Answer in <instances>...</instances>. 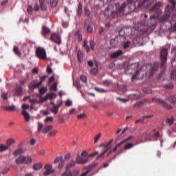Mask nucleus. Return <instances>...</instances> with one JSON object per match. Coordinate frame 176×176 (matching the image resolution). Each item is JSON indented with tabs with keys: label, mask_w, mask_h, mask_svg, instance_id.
Listing matches in <instances>:
<instances>
[{
	"label": "nucleus",
	"mask_w": 176,
	"mask_h": 176,
	"mask_svg": "<svg viewBox=\"0 0 176 176\" xmlns=\"http://www.w3.org/2000/svg\"><path fill=\"white\" fill-rule=\"evenodd\" d=\"M43 128V124L42 122H38V126H37L38 133H41V131H42Z\"/></svg>",
	"instance_id": "nucleus-44"
},
{
	"label": "nucleus",
	"mask_w": 176,
	"mask_h": 176,
	"mask_svg": "<svg viewBox=\"0 0 176 176\" xmlns=\"http://www.w3.org/2000/svg\"><path fill=\"white\" fill-rule=\"evenodd\" d=\"M170 77L172 78V79H174V80H176V70H174L171 72Z\"/></svg>",
	"instance_id": "nucleus-61"
},
{
	"label": "nucleus",
	"mask_w": 176,
	"mask_h": 176,
	"mask_svg": "<svg viewBox=\"0 0 176 176\" xmlns=\"http://www.w3.org/2000/svg\"><path fill=\"white\" fill-rule=\"evenodd\" d=\"M134 146V144L133 143H127L125 144L124 149V151H128V149H131Z\"/></svg>",
	"instance_id": "nucleus-40"
},
{
	"label": "nucleus",
	"mask_w": 176,
	"mask_h": 176,
	"mask_svg": "<svg viewBox=\"0 0 176 176\" xmlns=\"http://www.w3.org/2000/svg\"><path fill=\"white\" fill-rule=\"evenodd\" d=\"M151 134H153V135H154V137H155V138H160V135H159V132H156V129H153L151 131Z\"/></svg>",
	"instance_id": "nucleus-46"
},
{
	"label": "nucleus",
	"mask_w": 176,
	"mask_h": 176,
	"mask_svg": "<svg viewBox=\"0 0 176 176\" xmlns=\"http://www.w3.org/2000/svg\"><path fill=\"white\" fill-rule=\"evenodd\" d=\"M91 75H96V74H98V69L94 67L92 69H91Z\"/></svg>",
	"instance_id": "nucleus-59"
},
{
	"label": "nucleus",
	"mask_w": 176,
	"mask_h": 176,
	"mask_svg": "<svg viewBox=\"0 0 176 176\" xmlns=\"http://www.w3.org/2000/svg\"><path fill=\"white\" fill-rule=\"evenodd\" d=\"M175 120V119L174 118V117H170L167 119L166 123H168V124L171 125L174 123Z\"/></svg>",
	"instance_id": "nucleus-42"
},
{
	"label": "nucleus",
	"mask_w": 176,
	"mask_h": 176,
	"mask_svg": "<svg viewBox=\"0 0 176 176\" xmlns=\"http://www.w3.org/2000/svg\"><path fill=\"white\" fill-rule=\"evenodd\" d=\"M170 3L172 6L168 5L165 8L164 14L161 17V21H167L170 18V15L172 12L174 10V8H175V1L174 0H170Z\"/></svg>",
	"instance_id": "nucleus-3"
},
{
	"label": "nucleus",
	"mask_w": 176,
	"mask_h": 176,
	"mask_svg": "<svg viewBox=\"0 0 176 176\" xmlns=\"http://www.w3.org/2000/svg\"><path fill=\"white\" fill-rule=\"evenodd\" d=\"M123 55V51L118 50L117 52L111 54V58H118V57H120V56Z\"/></svg>",
	"instance_id": "nucleus-19"
},
{
	"label": "nucleus",
	"mask_w": 176,
	"mask_h": 176,
	"mask_svg": "<svg viewBox=\"0 0 176 176\" xmlns=\"http://www.w3.org/2000/svg\"><path fill=\"white\" fill-rule=\"evenodd\" d=\"M34 10V8H32V6H29L27 9V12L28 14H32V12Z\"/></svg>",
	"instance_id": "nucleus-53"
},
{
	"label": "nucleus",
	"mask_w": 176,
	"mask_h": 176,
	"mask_svg": "<svg viewBox=\"0 0 176 176\" xmlns=\"http://www.w3.org/2000/svg\"><path fill=\"white\" fill-rule=\"evenodd\" d=\"M151 118H153V116H142V118L136 120L135 123V124H137L138 123H144V122H145V119H151Z\"/></svg>",
	"instance_id": "nucleus-20"
},
{
	"label": "nucleus",
	"mask_w": 176,
	"mask_h": 176,
	"mask_svg": "<svg viewBox=\"0 0 176 176\" xmlns=\"http://www.w3.org/2000/svg\"><path fill=\"white\" fill-rule=\"evenodd\" d=\"M90 14H91V11H90V9L85 8V15L87 16V17H89Z\"/></svg>",
	"instance_id": "nucleus-45"
},
{
	"label": "nucleus",
	"mask_w": 176,
	"mask_h": 176,
	"mask_svg": "<svg viewBox=\"0 0 176 176\" xmlns=\"http://www.w3.org/2000/svg\"><path fill=\"white\" fill-rule=\"evenodd\" d=\"M69 115L70 116L76 115V109L72 108L71 110H69Z\"/></svg>",
	"instance_id": "nucleus-54"
},
{
	"label": "nucleus",
	"mask_w": 176,
	"mask_h": 176,
	"mask_svg": "<svg viewBox=\"0 0 176 176\" xmlns=\"http://www.w3.org/2000/svg\"><path fill=\"white\" fill-rule=\"evenodd\" d=\"M52 129H53V126L52 125L47 126L42 130V133L43 134H47V133H49L50 130H52Z\"/></svg>",
	"instance_id": "nucleus-28"
},
{
	"label": "nucleus",
	"mask_w": 176,
	"mask_h": 176,
	"mask_svg": "<svg viewBox=\"0 0 176 176\" xmlns=\"http://www.w3.org/2000/svg\"><path fill=\"white\" fill-rule=\"evenodd\" d=\"M46 79V76H42L40 77V82L37 84H34L32 85V89H37V87H39V86H42V83H43V81Z\"/></svg>",
	"instance_id": "nucleus-18"
},
{
	"label": "nucleus",
	"mask_w": 176,
	"mask_h": 176,
	"mask_svg": "<svg viewBox=\"0 0 176 176\" xmlns=\"http://www.w3.org/2000/svg\"><path fill=\"white\" fill-rule=\"evenodd\" d=\"M163 87H164L166 90H171L174 89V84L169 82L168 84L164 85Z\"/></svg>",
	"instance_id": "nucleus-32"
},
{
	"label": "nucleus",
	"mask_w": 176,
	"mask_h": 176,
	"mask_svg": "<svg viewBox=\"0 0 176 176\" xmlns=\"http://www.w3.org/2000/svg\"><path fill=\"white\" fill-rule=\"evenodd\" d=\"M40 91V94H45V93H46V91H47V88L46 87H41L39 90Z\"/></svg>",
	"instance_id": "nucleus-60"
},
{
	"label": "nucleus",
	"mask_w": 176,
	"mask_h": 176,
	"mask_svg": "<svg viewBox=\"0 0 176 176\" xmlns=\"http://www.w3.org/2000/svg\"><path fill=\"white\" fill-rule=\"evenodd\" d=\"M6 111H10V112H13V111H16V106L12 105L5 107Z\"/></svg>",
	"instance_id": "nucleus-39"
},
{
	"label": "nucleus",
	"mask_w": 176,
	"mask_h": 176,
	"mask_svg": "<svg viewBox=\"0 0 176 176\" xmlns=\"http://www.w3.org/2000/svg\"><path fill=\"white\" fill-rule=\"evenodd\" d=\"M163 6V3L161 1H158L155 3V5H153L151 8V12H155L156 14H159L160 13V8Z\"/></svg>",
	"instance_id": "nucleus-12"
},
{
	"label": "nucleus",
	"mask_w": 176,
	"mask_h": 176,
	"mask_svg": "<svg viewBox=\"0 0 176 176\" xmlns=\"http://www.w3.org/2000/svg\"><path fill=\"white\" fill-rule=\"evenodd\" d=\"M126 41V36H116L114 38L110 41V45L112 47H118L121 43H123Z\"/></svg>",
	"instance_id": "nucleus-6"
},
{
	"label": "nucleus",
	"mask_w": 176,
	"mask_h": 176,
	"mask_svg": "<svg viewBox=\"0 0 176 176\" xmlns=\"http://www.w3.org/2000/svg\"><path fill=\"white\" fill-rule=\"evenodd\" d=\"M76 162L72 160L65 166V170H69V168H72V167H75Z\"/></svg>",
	"instance_id": "nucleus-23"
},
{
	"label": "nucleus",
	"mask_w": 176,
	"mask_h": 176,
	"mask_svg": "<svg viewBox=\"0 0 176 176\" xmlns=\"http://www.w3.org/2000/svg\"><path fill=\"white\" fill-rule=\"evenodd\" d=\"M86 118H87L86 113H80L77 116V118L78 119H86Z\"/></svg>",
	"instance_id": "nucleus-49"
},
{
	"label": "nucleus",
	"mask_w": 176,
	"mask_h": 176,
	"mask_svg": "<svg viewBox=\"0 0 176 176\" xmlns=\"http://www.w3.org/2000/svg\"><path fill=\"white\" fill-rule=\"evenodd\" d=\"M16 164H30L32 163V158L31 157L21 156L15 160Z\"/></svg>",
	"instance_id": "nucleus-7"
},
{
	"label": "nucleus",
	"mask_w": 176,
	"mask_h": 176,
	"mask_svg": "<svg viewBox=\"0 0 176 176\" xmlns=\"http://www.w3.org/2000/svg\"><path fill=\"white\" fill-rule=\"evenodd\" d=\"M126 8V3H123L121 6L119 2L113 3L105 9L104 16L109 19H115L118 16H123V14H126L124 12Z\"/></svg>",
	"instance_id": "nucleus-1"
},
{
	"label": "nucleus",
	"mask_w": 176,
	"mask_h": 176,
	"mask_svg": "<svg viewBox=\"0 0 176 176\" xmlns=\"http://www.w3.org/2000/svg\"><path fill=\"white\" fill-rule=\"evenodd\" d=\"M65 105L67 108H69V107H71L72 105V100H66L65 102Z\"/></svg>",
	"instance_id": "nucleus-50"
},
{
	"label": "nucleus",
	"mask_w": 176,
	"mask_h": 176,
	"mask_svg": "<svg viewBox=\"0 0 176 176\" xmlns=\"http://www.w3.org/2000/svg\"><path fill=\"white\" fill-rule=\"evenodd\" d=\"M82 13H83V8L82 6V3H79L78 8V15L82 16Z\"/></svg>",
	"instance_id": "nucleus-35"
},
{
	"label": "nucleus",
	"mask_w": 176,
	"mask_h": 176,
	"mask_svg": "<svg viewBox=\"0 0 176 176\" xmlns=\"http://www.w3.org/2000/svg\"><path fill=\"white\" fill-rule=\"evenodd\" d=\"M139 67L140 64L138 63L131 64V68L136 71L135 75L132 76V80H134V79H142L144 78V71L142 69H138Z\"/></svg>",
	"instance_id": "nucleus-4"
},
{
	"label": "nucleus",
	"mask_w": 176,
	"mask_h": 176,
	"mask_svg": "<svg viewBox=\"0 0 176 176\" xmlns=\"http://www.w3.org/2000/svg\"><path fill=\"white\" fill-rule=\"evenodd\" d=\"M50 111L52 113H54V115H57V113H58V109L56 107V106H54V107H52L50 109Z\"/></svg>",
	"instance_id": "nucleus-47"
},
{
	"label": "nucleus",
	"mask_w": 176,
	"mask_h": 176,
	"mask_svg": "<svg viewBox=\"0 0 176 176\" xmlns=\"http://www.w3.org/2000/svg\"><path fill=\"white\" fill-rule=\"evenodd\" d=\"M61 176H70L69 171L68 170H66V171H65Z\"/></svg>",
	"instance_id": "nucleus-64"
},
{
	"label": "nucleus",
	"mask_w": 176,
	"mask_h": 176,
	"mask_svg": "<svg viewBox=\"0 0 176 176\" xmlns=\"http://www.w3.org/2000/svg\"><path fill=\"white\" fill-rule=\"evenodd\" d=\"M42 167H43V165L41 163H36V164H34L33 165V169L35 171H39V170H41Z\"/></svg>",
	"instance_id": "nucleus-25"
},
{
	"label": "nucleus",
	"mask_w": 176,
	"mask_h": 176,
	"mask_svg": "<svg viewBox=\"0 0 176 176\" xmlns=\"http://www.w3.org/2000/svg\"><path fill=\"white\" fill-rule=\"evenodd\" d=\"M14 95L16 97L23 96V87L19 85H16L14 91Z\"/></svg>",
	"instance_id": "nucleus-14"
},
{
	"label": "nucleus",
	"mask_w": 176,
	"mask_h": 176,
	"mask_svg": "<svg viewBox=\"0 0 176 176\" xmlns=\"http://www.w3.org/2000/svg\"><path fill=\"white\" fill-rule=\"evenodd\" d=\"M122 49L126 50V49H129V47H130V45H131V41H124V42L122 43Z\"/></svg>",
	"instance_id": "nucleus-29"
},
{
	"label": "nucleus",
	"mask_w": 176,
	"mask_h": 176,
	"mask_svg": "<svg viewBox=\"0 0 176 176\" xmlns=\"http://www.w3.org/2000/svg\"><path fill=\"white\" fill-rule=\"evenodd\" d=\"M133 140V136H129L126 138V139H124L123 140L121 141V144H126V142H129V141H131Z\"/></svg>",
	"instance_id": "nucleus-43"
},
{
	"label": "nucleus",
	"mask_w": 176,
	"mask_h": 176,
	"mask_svg": "<svg viewBox=\"0 0 176 176\" xmlns=\"http://www.w3.org/2000/svg\"><path fill=\"white\" fill-rule=\"evenodd\" d=\"M60 162H63V157H61V156L57 157L55 159L54 164H57V163H60Z\"/></svg>",
	"instance_id": "nucleus-48"
},
{
	"label": "nucleus",
	"mask_w": 176,
	"mask_h": 176,
	"mask_svg": "<svg viewBox=\"0 0 176 176\" xmlns=\"http://www.w3.org/2000/svg\"><path fill=\"white\" fill-rule=\"evenodd\" d=\"M151 101L152 102H155L157 104L162 105L163 108H165L166 109H173V107L170 106L168 103L166 102L164 100H163V99H160L159 98H153Z\"/></svg>",
	"instance_id": "nucleus-8"
},
{
	"label": "nucleus",
	"mask_w": 176,
	"mask_h": 176,
	"mask_svg": "<svg viewBox=\"0 0 176 176\" xmlns=\"http://www.w3.org/2000/svg\"><path fill=\"white\" fill-rule=\"evenodd\" d=\"M69 175L70 176H77L79 175V170L75 169L73 171L69 170Z\"/></svg>",
	"instance_id": "nucleus-37"
},
{
	"label": "nucleus",
	"mask_w": 176,
	"mask_h": 176,
	"mask_svg": "<svg viewBox=\"0 0 176 176\" xmlns=\"http://www.w3.org/2000/svg\"><path fill=\"white\" fill-rule=\"evenodd\" d=\"M6 145L8 146H12V145H14V144H16V140L14 138H9L8 140H6Z\"/></svg>",
	"instance_id": "nucleus-26"
},
{
	"label": "nucleus",
	"mask_w": 176,
	"mask_h": 176,
	"mask_svg": "<svg viewBox=\"0 0 176 176\" xmlns=\"http://www.w3.org/2000/svg\"><path fill=\"white\" fill-rule=\"evenodd\" d=\"M95 45H96V43H94V41H91L89 42V46H90L91 50L92 52H94V46H95Z\"/></svg>",
	"instance_id": "nucleus-56"
},
{
	"label": "nucleus",
	"mask_w": 176,
	"mask_h": 176,
	"mask_svg": "<svg viewBox=\"0 0 176 176\" xmlns=\"http://www.w3.org/2000/svg\"><path fill=\"white\" fill-rule=\"evenodd\" d=\"M97 166H98V163H95V164H91L87 167H85V168L87 169V171H91V170H94V168H96V167H97Z\"/></svg>",
	"instance_id": "nucleus-31"
},
{
	"label": "nucleus",
	"mask_w": 176,
	"mask_h": 176,
	"mask_svg": "<svg viewBox=\"0 0 176 176\" xmlns=\"http://www.w3.org/2000/svg\"><path fill=\"white\" fill-rule=\"evenodd\" d=\"M144 17L145 19L142 20L140 22L136 23L134 25L135 30H140V31H142V30H144V27H146L147 28H153V30H155L156 15L151 16L149 20L147 22L146 19H148V14H145Z\"/></svg>",
	"instance_id": "nucleus-2"
},
{
	"label": "nucleus",
	"mask_w": 176,
	"mask_h": 176,
	"mask_svg": "<svg viewBox=\"0 0 176 176\" xmlns=\"http://www.w3.org/2000/svg\"><path fill=\"white\" fill-rule=\"evenodd\" d=\"M51 41L56 43V45H61V37L57 33H54L51 35Z\"/></svg>",
	"instance_id": "nucleus-13"
},
{
	"label": "nucleus",
	"mask_w": 176,
	"mask_h": 176,
	"mask_svg": "<svg viewBox=\"0 0 176 176\" xmlns=\"http://www.w3.org/2000/svg\"><path fill=\"white\" fill-rule=\"evenodd\" d=\"M170 23L171 25H173V28L176 31V14H174L173 16H172L171 21H170Z\"/></svg>",
	"instance_id": "nucleus-27"
},
{
	"label": "nucleus",
	"mask_w": 176,
	"mask_h": 176,
	"mask_svg": "<svg viewBox=\"0 0 176 176\" xmlns=\"http://www.w3.org/2000/svg\"><path fill=\"white\" fill-rule=\"evenodd\" d=\"M38 1H39L41 9L42 10H46L47 7H46V5H45V0H38Z\"/></svg>",
	"instance_id": "nucleus-36"
},
{
	"label": "nucleus",
	"mask_w": 176,
	"mask_h": 176,
	"mask_svg": "<svg viewBox=\"0 0 176 176\" xmlns=\"http://www.w3.org/2000/svg\"><path fill=\"white\" fill-rule=\"evenodd\" d=\"M101 138V133H98L97 135L94 137V144H97L98 142V140Z\"/></svg>",
	"instance_id": "nucleus-51"
},
{
	"label": "nucleus",
	"mask_w": 176,
	"mask_h": 176,
	"mask_svg": "<svg viewBox=\"0 0 176 176\" xmlns=\"http://www.w3.org/2000/svg\"><path fill=\"white\" fill-rule=\"evenodd\" d=\"M50 6H52V8H56V6H57V1L52 0L50 1Z\"/></svg>",
	"instance_id": "nucleus-58"
},
{
	"label": "nucleus",
	"mask_w": 176,
	"mask_h": 176,
	"mask_svg": "<svg viewBox=\"0 0 176 176\" xmlns=\"http://www.w3.org/2000/svg\"><path fill=\"white\" fill-rule=\"evenodd\" d=\"M52 168H53V166L52 165H45V171L43 173V175L47 176V175H50V174H53V173H54V170Z\"/></svg>",
	"instance_id": "nucleus-15"
},
{
	"label": "nucleus",
	"mask_w": 176,
	"mask_h": 176,
	"mask_svg": "<svg viewBox=\"0 0 176 176\" xmlns=\"http://www.w3.org/2000/svg\"><path fill=\"white\" fill-rule=\"evenodd\" d=\"M122 145H123V144H122V143L120 142V143H118V144L115 146V148H114L113 150H111V152H116V151H118V148L122 146Z\"/></svg>",
	"instance_id": "nucleus-57"
},
{
	"label": "nucleus",
	"mask_w": 176,
	"mask_h": 176,
	"mask_svg": "<svg viewBox=\"0 0 176 176\" xmlns=\"http://www.w3.org/2000/svg\"><path fill=\"white\" fill-rule=\"evenodd\" d=\"M153 3V0H143L142 1H140L138 8L139 9H146L147 8H149Z\"/></svg>",
	"instance_id": "nucleus-10"
},
{
	"label": "nucleus",
	"mask_w": 176,
	"mask_h": 176,
	"mask_svg": "<svg viewBox=\"0 0 176 176\" xmlns=\"http://www.w3.org/2000/svg\"><path fill=\"white\" fill-rule=\"evenodd\" d=\"M43 31H42V35H48V34H50V29L46 26H43Z\"/></svg>",
	"instance_id": "nucleus-30"
},
{
	"label": "nucleus",
	"mask_w": 176,
	"mask_h": 176,
	"mask_svg": "<svg viewBox=\"0 0 176 176\" xmlns=\"http://www.w3.org/2000/svg\"><path fill=\"white\" fill-rule=\"evenodd\" d=\"M166 101H168L170 104H176V98L175 96H170L166 98Z\"/></svg>",
	"instance_id": "nucleus-22"
},
{
	"label": "nucleus",
	"mask_w": 176,
	"mask_h": 176,
	"mask_svg": "<svg viewBox=\"0 0 176 176\" xmlns=\"http://www.w3.org/2000/svg\"><path fill=\"white\" fill-rule=\"evenodd\" d=\"M77 58L79 63H82V61H83V54L82 52L78 51L77 52Z\"/></svg>",
	"instance_id": "nucleus-33"
},
{
	"label": "nucleus",
	"mask_w": 176,
	"mask_h": 176,
	"mask_svg": "<svg viewBox=\"0 0 176 176\" xmlns=\"http://www.w3.org/2000/svg\"><path fill=\"white\" fill-rule=\"evenodd\" d=\"M9 149V146L8 144H1V152H6V151H8Z\"/></svg>",
	"instance_id": "nucleus-38"
},
{
	"label": "nucleus",
	"mask_w": 176,
	"mask_h": 176,
	"mask_svg": "<svg viewBox=\"0 0 176 176\" xmlns=\"http://www.w3.org/2000/svg\"><path fill=\"white\" fill-rule=\"evenodd\" d=\"M87 31L88 34H91V32H93V26H91V25H88L87 28Z\"/></svg>",
	"instance_id": "nucleus-55"
},
{
	"label": "nucleus",
	"mask_w": 176,
	"mask_h": 176,
	"mask_svg": "<svg viewBox=\"0 0 176 176\" xmlns=\"http://www.w3.org/2000/svg\"><path fill=\"white\" fill-rule=\"evenodd\" d=\"M23 152H24V150L23 149V148L19 147L13 152L12 155L13 156H19L21 155Z\"/></svg>",
	"instance_id": "nucleus-21"
},
{
	"label": "nucleus",
	"mask_w": 176,
	"mask_h": 176,
	"mask_svg": "<svg viewBox=\"0 0 176 176\" xmlns=\"http://www.w3.org/2000/svg\"><path fill=\"white\" fill-rule=\"evenodd\" d=\"M138 1L140 0H128L127 7L129 9V12H134V10H135V8H137L135 3L138 2Z\"/></svg>",
	"instance_id": "nucleus-11"
},
{
	"label": "nucleus",
	"mask_w": 176,
	"mask_h": 176,
	"mask_svg": "<svg viewBox=\"0 0 176 176\" xmlns=\"http://www.w3.org/2000/svg\"><path fill=\"white\" fill-rule=\"evenodd\" d=\"M96 91H98V93H108L109 91L104 89V88L101 87H96L95 88Z\"/></svg>",
	"instance_id": "nucleus-34"
},
{
	"label": "nucleus",
	"mask_w": 176,
	"mask_h": 176,
	"mask_svg": "<svg viewBox=\"0 0 176 176\" xmlns=\"http://www.w3.org/2000/svg\"><path fill=\"white\" fill-rule=\"evenodd\" d=\"M161 54V65L160 68L162 69L161 72L162 75H163V73L164 72V70L166 69V63H167V50L166 48H164L161 50L160 52Z\"/></svg>",
	"instance_id": "nucleus-5"
},
{
	"label": "nucleus",
	"mask_w": 176,
	"mask_h": 176,
	"mask_svg": "<svg viewBox=\"0 0 176 176\" xmlns=\"http://www.w3.org/2000/svg\"><path fill=\"white\" fill-rule=\"evenodd\" d=\"M22 115L25 118V122H28L29 120H31V116H30V113H28V112L23 111H22Z\"/></svg>",
	"instance_id": "nucleus-24"
},
{
	"label": "nucleus",
	"mask_w": 176,
	"mask_h": 176,
	"mask_svg": "<svg viewBox=\"0 0 176 176\" xmlns=\"http://www.w3.org/2000/svg\"><path fill=\"white\" fill-rule=\"evenodd\" d=\"M51 90H54V91H57V83H54L52 85Z\"/></svg>",
	"instance_id": "nucleus-62"
},
{
	"label": "nucleus",
	"mask_w": 176,
	"mask_h": 176,
	"mask_svg": "<svg viewBox=\"0 0 176 176\" xmlns=\"http://www.w3.org/2000/svg\"><path fill=\"white\" fill-rule=\"evenodd\" d=\"M13 52L15 53V54H16V56H21V52L19 51V47L14 46L13 48Z\"/></svg>",
	"instance_id": "nucleus-41"
},
{
	"label": "nucleus",
	"mask_w": 176,
	"mask_h": 176,
	"mask_svg": "<svg viewBox=\"0 0 176 176\" xmlns=\"http://www.w3.org/2000/svg\"><path fill=\"white\" fill-rule=\"evenodd\" d=\"M89 162V159H83L80 157V155H78L76 160L77 164H86Z\"/></svg>",
	"instance_id": "nucleus-17"
},
{
	"label": "nucleus",
	"mask_w": 176,
	"mask_h": 176,
	"mask_svg": "<svg viewBox=\"0 0 176 176\" xmlns=\"http://www.w3.org/2000/svg\"><path fill=\"white\" fill-rule=\"evenodd\" d=\"M159 62H155L153 66L151 67V69L150 70V76H153L157 72V70L159 69Z\"/></svg>",
	"instance_id": "nucleus-16"
},
{
	"label": "nucleus",
	"mask_w": 176,
	"mask_h": 176,
	"mask_svg": "<svg viewBox=\"0 0 176 176\" xmlns=\"http://www.w3.org/2000/svg\"><path fill=\"white\" fill-rule=\"evenodd\" d=\"M172 67L173 68H176V54H175V56L174 57V59L172 61Z\"/></svg>",
	"instance_id": "nucleus-63"
},
{
	"label": "nucleus",
	"mask_w": 176,
	"mask_h": 176,
	"mask_svg": "<svg viewBox=\"0 0 176 176\" xmlns=\"http://www.w3.org/2000/svg\"><path fill=\"white\" fill-rule=\"evenodd\" d=\"M36 56L40 60L46 59V50H45L43 47H38L36 49Z\"/></svg>",
	"instance_id": "nucleus-9"
},
{
	"label": "nucleus",
	"mask_w": 176,
	"mask_h": 176,
	"mask_svg": "<svg viewBox=\"0 0 176 176\" xmlns=\"http://www.w3.org/2000/svg\"><path fill=\"white\" fill-rule=\"evenodd\" d=\"M143 105H144V102L140 101L133 104V107L135 108V107H138L139 108H141V107H142Z\"/></svg>",
	"instance_id": "nucleus-52"
}]
</instances>
